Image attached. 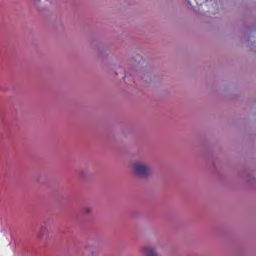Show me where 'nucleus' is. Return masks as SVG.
Here are the masks:
<instances>
[{"instance_id": "1", "label": "nucleus", "mask_w": 256, "mask_h": 256, "mask_svg": "<svg viewBox=\"0 0 256 256\" xmlns=\"http://www.w3.org/2000/svg\"><path fill=\"white\" fill-rule=\"evenodd\" d=\"M132 173L139 179H149L153 175V168L145 160H136L132 164Z\"/></svg>"}, {"instance_id": "2", "label": "nucleus", "mask_w": 256, "mask_h": 256, "mask_svg": "<svg viewBox=\"0 0 256 256\" xmlns=\"http://www.w3.org/2000/svg\"><path fill=\"white\" fill-rule=\"evenodd\" d=\"M141 251L145 256H159V252H157V248L151 245H146L141 248Z\"/></svg>"}, {"instance_id": "3", "label": "nucleus", "mask_w": 256, "mask_h": 256, "mask_svg": "<svg viewBox=\"0 0 256 256\" xmlns=\"http://www.w3.org/2000/svg\"><path fill=\"white\" fill-rule=\"evenodd\" d=\"M37 237L40 241H43L44 237H49V227L43 225L37 233Z\"/></svg>"}, {"instance_id": "4", "label": "nucleus", "mask_w": 256, "mask_h": 256, "mask_svg": "<svg viewBox=\"0 0 256 256\" xmlns=\"http://www.w3.org/2000/svg\"><path fill=\"white\" fill-rule=\"evenodd\" d=\"M241 43H242L245 47H248L249 49H251L252 51H256V48L253 46V41H251V40L249 39V37L244 36V37L241 39Z\"/></svg>"}, {"instance_id": "5", "label": "nucleus", "mask_w": 256, "mask_h": 256, "mask_svg": "<svg viewBox=\"0 0 256 256\" xmlns=\"http://www.w3.org/2000/svg\"><path fill=\"white\" fill-rule=\"evenodd\" d=\"M246 183H248V185H255L256 183V177L255 175L253 174H248L246 176V179H245Z\"/></svg>"}, {"instance_id": "6", "label": "nucleus", "mask_w": 256, "mask_h": 256, "mask_svg": "<svg viewBox=\"0 0 256 256\" xmlns=\"http://www.w3.org/2000/svg\"><path fill=\"white\" fill-rule=\"evenodd\" d=\"M93 214V208L86 206L83 208V215H86L87 217H89V215Z\"/></svg>"}, {"instance_id": "7", "label": "nucleus", "mask_w": 256, "mask_h": 256, "mask_svg": "<svg viewBox=\"0 0 256 256\" xmlns=\"http://www.w3.org/2000/svg\"><path fill=\"white\" fill-rule=\"evenodd\" d=\"M84 249H86V251H91L92 255H95V252L93 251V246H91L90 244H86L84 246Z\"/></svg>"}, {"instance_id": "8", "label": "nucleus", "mask_w": 256, "mask_h": 256, "mask_svg": "<svg viewBox=\"0 0 256 256\" xmlns=\"http://www.w3.org/2000/svg\"><path fill=\"white\" fill-rule=\"evenodd\" d=\"M33 3L35 7H39V5H41V0H33Z\"/></svg>"}, {"instance_id": "9", "label": "nucleus", "mask_w": 256, "mask_h": 256, "mask_svg": "<svg viewBox=\"0 0 256 256\" xmlns=\"http://www.w3.org/2000/svg\"><path fill=\"white\" fill-rule=\"evenodd\" d=\"M80 178L81 179H86L85 170L80 171Z\"/></svg>"}]
</instances>
